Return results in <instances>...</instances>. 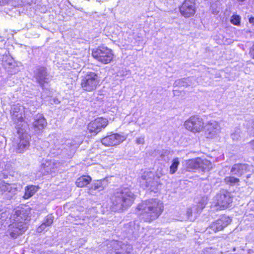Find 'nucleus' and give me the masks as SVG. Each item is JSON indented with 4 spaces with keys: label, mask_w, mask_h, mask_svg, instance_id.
<instances>
[{
    "label": "nucleus",
    "mask_w": 254,
    "mask_h": 254,
    "mask_svg": "<svg viewBox=\"0 0 254 254\" xmlns=\"http://www.w3.org/2000/svg\"><path fill=\"white\" fill-rule=\"evenodd\" d=\"M6 57L7 58V60L8 61V64H12V58L11 57H7V56H6Z\"/></svg>",
    "instance_id": "nucleus-40"
},
{
    "label": "nucleus",
    "mask_w": 254,
    "mask_h": 254,
    "mask_svg": "<svg viewBox=\"0 0 254 254\" xmlns=\"http://www.w3.org/2000/svg\"><path fill=\"white\" fill-rule=\"evenodd\" d=\"M225 182L230 185H235L239 182V179L234 177H227L224 179Z\"/></svg>",
    "instance_id": "nucleus-30"
},
{
    "label": "nucleus",
    "mask_w": 254,
    "mask_h": 254,
    "mask_svg": "<svg viewBox=\"0 0 254 254\" xmlns=\"http://www.w3.org/2000/svg\"><path fill=\"white\" fill-rule=\"evenodd\" d=\"M180 161L178 158H176L173 160L172 163L170 167V173L174 174L177 171Z\"/></svg>",
    "instance_id": "nucleus-29"
},
{
    "label": "nucleus",
    "mask_w": 254,
    "mask_h": 254,
    "mask_svg": "<svg viewBox=\"0 0 254 254\" xmlns=\"http://www.w3.org/2000/svg\"><path fill=\"white\" fill-rule=\"evenodd\" d=\"M249 22L250 23L254 24V17H251L249 19Z\"/></svg>",
    "instance_id": "nucleus-41"
},
{
    "label": "nucleus",
    "mask_w": 254,
    "mask_h": 254,
    "mask_svg": "<svg viewBox=\"0 0 254 254\" xmlns=\"http://www.w3.org/2000/svg\"><path fill=\"white\" fill-rule=\"evenodd\" d=\"M160 185L159 178L158 177L156 176L154 180L152 181L150 186L147 189L151 191H156L158 189V187Z\"/></svg>",
    "instance_id": "nucleus-28"
},
{
    "label": "nucleus",
    "mask_w": 254,
    "mask_h": 254,
    "mask_svg": "<svg viewBox=\"0 0 254 254\" xmlns=\"http://www.w3.org/2000/svg\"><path fill=\"white\" fill-rule=\"evenodd\" d=\"M250 54L252 57L254 59V44L253 45L252 49L250 51Z\"/></svg>",
    "instance_id": "nucleus-38"
},
{
    "label": "nucleus",
    "mask_w": 254,
    "mask_h": 254,
    "mask_svg": "<svg viewBox=\"0 0 254 254\" xmlns=\"http://www.w3.org/2000/svg\"><path fill=\"white\" fill-rule=\"evenodd\" d=\"M252 144H253V148L254 149V140L252 142Z\"/></svg>",
    "instance_id": "nucleus-43"
},
{
    "label": "nucleus",
    "mask_w": 254,
    "mask_h": 254,
    "mask_svg": "<svg viewBox=\"0 0 254 254\" xmlns=\"http://www.w3.org/2000/svg\"><path fill=\"white\" fill-rule=\"evenodd\" d=\"M200 167L202 171H208L212 168L211 163L207 159L200 158Z\"/></svg>",
    "instance_id": "nucleus-27"
},
{
    "label": "nucleus",
    "mask_w": 254,
    "mask_h": 254,
    "mask_svg": "<svg viewBox=\"0 0 254 254\" xmlns=\"http://www.w3.org/2000/svg\"><path fill=\"white\" fill-rule=\"evenodd\" d=\"M59 163L57 161H49L48 160L43 161L41 167L45 170L46 173H49L54 171L55 168H57Z\"/></svg>",
    "instance_id": "nucleus-19"
},
{
    "label": "nucleus",
    "mask_w": 254,
    "mask_h": 254,
    "mask_svg": "<svg viewBox=\"0 0 254 254\" xmlns=\"http://www.w3.org/2000/svg\"><path fill=\"white\" fill-rule=\"evenodd\" d=\"M97 1L100 2L101 0H96Z\"/></svg>",
    "instance_id": "nucleus-44"
},
{
    "label": "nucleus",
    "mask_w": 254,
    "mask_h": 254,
    "mask_svg": "<svg viewBox=\"0 0 254 254\" xmlns=\"http://www.w3.org/2000/svg\"><path fill=\"white\" fill-rule=\"evenodd\" d=\"M231 222V220L229 217L226 216H221L219 219L213 222L207 229V233H216L223 229L228 226Z\"/></svg>",
    "instance_id": "nucleus-9"
},
{
    "label": "nucleus",
    "mask_w": 254,
    "mask_h": 254,
    "mask_svg": "<svg viewBox=\"0 0 254 254\" xmlns=\"http://www.w3.org/2000/svg\"><path fill=\"white\" fill-rule=\"evenodd\" d=\"M34 77L40 86L43 87L44 83L49 81L46 69L44 67H38L34 71Z\"/></svg>",
    "instance_id": "nucleus-16"
},
{
    "label": "nucleus",
    "mask_w": 254,
    "mask_h": 254,
    "mask_svg": "<svg viewBox=\"0 0 254 254\" xmlns=\"http://www.w3.org/2000/svg\"><path fill=\"white\" fill-rule=\"evenodd\" d=\"M8 2V0H0V5H4Z\"/></svg>",
    "instance_id": "nucleus-39"
},
{
    "label": "nucleus",
    "mask_w": 254,
    "mask_h": 254,
    "mask_svg": "<svg viewBox=\"0 0 254 254\" xmlns=\"http://www.w3.org/2000/svg\"><path fill=\"white\" fill-rule=\"evenodd\" d=\"M238 1H244L245 0H238Z\"/></svg>",
    "instance_id": "nucleus-45"
},
{
    "label": "nucleus",
    "mask_w": 254,
    "mask_h": 254,
    "mask_svg": "<svg viewBox=\"0 0 254 254\" xmlns=\"http://www.w3.org/2000/svg\"><path fill=\"white\" fill-rule=\"evenodd\" d=\"M200 158L190 159L187 161V166L189 169H196L200 167Z\"/></svg>",
    "instance_id": "nucleus-26"
},
{
    "label": "nucleus",
    "mask_w": 254,
    "mask_h": 254,
    "mask_svg": "<svg viewBox=\"0 0 254 254\" xmlns=\"http://www.w3.org/2000/svg\"><path fill=\"white\" fill-rule=\"evenodd\" d=\"M127 248L126 250V253L127 254H131L132 252V247L130 245L126 246Z\"/></svg>",
    "instance_id": "nucleus-37"
},
{
    "label": "nucleus",
    "mask_w": 254,
    "mask_h": 254,
    "mask_svg": "<svg viewBox=\"0 0 254 254\" xmlns=\"http://www.w3.org/2000/svg\"><path fill=\"white\" fill-rule=\"evenodd\" d=\"M107 185V182L105 180H100L96 182L90 188L89 192L91 194H93L94 191L100 192L103 190Z\"/></svg>",
    "instance_id": "nucleus-20"
},
{
    "label": "nucleus",
    "mask_w": 254,
    "mask_h": 254,
    "mask_svg": "<svg viewBox=\"0 0 254 254\" xmlns=\"http://www.w3.org/2000/svg\"><path fill=\"white\" fill-rule=\"evenodd\" d=\"M144 136L142 135L140 137H137L135 140V142L137 144H143L144 143Z\"/></svg>",
    "instance_id": "nucleus-35"
},
{
    "label": "nucleus",
    "mask_w": 254,
    "mask_h": 254,
    "mask_svg": "<svg viewBox=\"0 0 254 254\" xmlns=\"http://www.w3.org/2000/svg\"><path fill=\"white\" fill-rule=\"evenodd\" d=\"M47 126V122L45 118L41 115L37 116L34 122L33 126L35 129L42 130Z\"/></svg>",
    "instance_id": "nucleus-21"
},
{
    "label": "nucleus",
    "mask_w": 254,
    "mask_h": 254,
    "mask_svg": "<svg viewBox=\"0 0 254 254\" xmlns=\"http://www.w3.org/2000/svg\"><path fill=\"white\" fill-rule=\"evenodd\" d=\"M231 172L233 174L238 176H241L245 174H247V178H249L250 177L251 174L254 172V168L252 166L246 164H237L233 165Z\"/></svg>",
    "instance_id": "nucleus-13"
},
{
    "label": "nucleus",
    "mask_w": 254,
    "mask_h": 254,
    "mask_svg": "<svg viewBox=\"0 0 254 254\" xmlns=\"http://www.w3.org/2000/svg\"><path fill=\"white\" fill-rule=\"evenodd\" d=\"M126 139L124 136L118 133L113 134L103 138L101 142L105 146H115L120 144Z\"/></svg>",
    "instance_id": "nucleus-15"
},
{
    "label": "nucleus",
    "mask_w": 254,
    "mask_h": 254,
    "mask_svg": "<svg viewBox=\"0 0 254 254\" xmlns=\"http://www.w3.org/2000/svg\"><path fill=\"white\" fill-rule=\"evenodd\" d=\"M29 141L27 139H25L24 138H20V141L18 144L17 148H16V152L18 153H23L29 147Z\"/></svg>",
    "instance_id": "nucleus-24"
},
{
    "label": "nucleus",
    "mask_w": 254,
    "mask_h": 254,
    "mask_svg": "<svg viewBox=\"0 0 254 254\" xmlns=\"http://www.w3.org/2000/svg\"><path fill=\"white\" fill-rule=\"evenodd\" d=\"M54 221V216L51 214L48 215L43 220V223L48 227L51 226Z\"/></svg>",
    "instance_id": "nucleus-32"
},
{
    "label": "nucleus",
    "mask_w": 254,
    "mask_h": 254,
    "mask_svg": "<svg viewBox=\"0 0 254 254\" xmlns=\"http://www.w3.org/2000/svg\"><path fill=\"white\" fill-rule=\"evenodd\" d=\"M155 177L153 172H144L140 180V186L144 189H147L150 186L152 181L154 180Z\"/></svg>",
    "instance_id": "nucleus-18"
},
{
    "label": "nucleus",
    "mask_w": 254,
    "mask_h": 254,
    "mask_svg": "<svg viewBox=\"0 0 254 254\" xmlns=\"http://www.w3.org/2000/svg\"><path fill=\"white\" fill-rule=\"evenodd\" d=\"M13 218L14 222L9 225L7 232L11 237L15 238L27 230V224L25 221L27 218V215L25 210H17L15 212Z\"/></svg>",
    "instance_id": "nucleus-3"
},
{
    "label": "nucleus",
    "mask_w": 254,
    "mask_h": 254,
    "mask_svg": "<svg viewBox=\"0 0 254 254\" xmlns=\"http://www.w3.org/2000/svg\"><path fill=\"white\" fill-rule=\"evenodd\" d=\"M189 80V78H183L177 80L175 81L174 85L175 86L187 87L190 85L188 83Z\"/></svg>",
    "instance_id": "nucleus-31"
},
{
    "label": "nucleus",
    "mask_w": 254,
    "mask_h": 254,
    "mask_svg": "<svg viewBox=\"0 0 254 254\" xmlns=\"http://www.w3.org/2000/svg\"><path fill=\"white\" fill-rule=\"evenodd\" d=\"M137 210L140 219L145 222H150L157 218L161 214L163 205L160 201L152 199L138 205Z\"/></svg>",
    "instance_id": "nucleus-1"
},
{
    "label": "nucleus",
    "mask_w": 254,
    "mask_h": 254,
    "mask_svg": "<svg viewBox=\"0 0 254 254\" xmlns=\"http://www.w3.org/2000/svg\"><path fill=\"white\" fill-rule=\"evenodd\" d=\"M250 124L251 125L248 127V133L251 135H254V121Z\"/></svg>",
    "instance_id": "nucleus-34"
},
{
    "label": "nucleus",
    "mask_w": 254,
    "mask_h": 254,
    "mask_svg": "<svg viewBox=\"0 0 254 254\" xmlns=\"http://www.w3.org/2000/svg\"><path fill=\"white\" fill-rule=\"evenodd\" d=\"M38 187L35 186H28L25 188V193L23 198L25 199H28L32 197L34 194L37 191Z\"/></svg>",
    "instance_id": "nucleus-23"
},
{
    "label": "nucleus",
    "mask_w": 254,
    "mask_h": 254,
    "mask_svg": "<svg viewBox=\"0 0 254 254\" xmlns=\"http://www.w3.org/2000/svg\"><path fill=\"white\" fill-rule=\"evenodd\" d=\"M47 226L43 222V223L37 228V232H42Z\"/></svg>",
    "instance_id": "nucleus-36"
},
{
    "label": "nucleus",
    "mask_w": 254,
    "mask_h": 254,
    "mask_svg": "<svg viewBox=\"0 0 254 254\" xmlns=\"http://www.w3.org/2000/svg\"><path fill=\"white\" fill-rule=\"evenodd\" d=\"M207 198L202 197L197 205H193L187 209V214L188 219L190 221L193 220L194 218L197 216L207 204Z\"/></svg>",
    "instance_id": "nucleus-11"
},
{
    "label": "nucleus",
    "mask_w": 254,
    "mask_h": 254,
    "mask_svg": "<svg viewBox=\"0 0 254 254\" xmlns=\"http://www.w3.org/2000/svg\"><path fill=\"white\" fill-rule=\"evenodd\" d=\"M108 124V121L107 119L97 118L88 124L87 129L89 132L96 135L103 128H105Z\"/></svg>",
    "instance_id": "nucleus-8"
},
{
    "label": "nucleus",
    "mask_w": 254,
    "mask_h": 254,
    "mask_svg": "<svg viewBox=\"0 0 254 254\" xmlns=\"http://www.w3.org/2000/svg\"><path fill=\"white\" fill-rule=\"evenodd\" d=\"M221 129L220 125L217 122L213 120L210 121L206 126L205 135L207 138H214L220 133Z\"/></svg>",
    "instance_id": "nucleus-14"
},
{
    "label": "nucleus",
    "mask_w": 254,
    "mask_h": 254,
    "mask_svg": "<svg viewBox=\"0 0 254 254\" xmlns=\"http://www.w3.org/2000/svg\"><path fill=\"white\" fill-rule=\"evenodd\" d=\"M135 195L128 188H123L117 190L111 197L112 209L113 211L123 210L131 206L134 202Z\"/></svg>",
    "instance_id": "nucleus-2"
},
{
    "label": "nucleus",
    "mask_w": 254,
    "mask_h": 254,
    "mask_svg": "<svg viewBox=\"0 0 254 254\" xmlns=\"http://www.w3.org/2000/svg\"><path fill=\"white\" fill-rule=\"evenodd\" d=\"M24 107L19 104L14 105L11 110V116L13 121L15 123L22 122L23 121V115L24 113Z\"/></svg>",
    "instance_id": "nucleus-17"
},
{
    "label": "nucleus",
    "mask_w": 254,
    "mask_h": 254,
    "mask_svg": "<svg viewBox=\"0 0 254 254\" xmlns=\"http://www.w3.org/2000/svg\"><path fill=\"white\" fill-rule=\"evenodd\" d=\"M92 56L97 61L104 64L110 63L114 57L112 50L106 47H99L93 50Z\"/></svg>",
    "instance_id": "nucleus-5"
},
{
    "label": "nucleus",
    "mask_w": 254,
    "mask_h": 254,
    "mask_svg": "<svg viewBox=\"0 0 254 254\" xmlns=\"http://www.w3.org/2000/svg\"><path fill=\"white\" fill-rule=\"evenodd\" d=\"M91 178L89 176H83L78 178L76 181V185L78 187L82 188L89 184Z\"/></svg>",
    "instance_id": "nucleus-25"
},
{
    "label": "nucleus",
    "mask_w": 254,
    "mask_h": 254,
    "mask_svg": "<svg viewBox=\"0 0 254 254\" xmlns=\"http://www.w3.org/2000/svg\"><path fill=\"white\" fill-rule=\"evenodd\" d=\"M186 128L193 133L200 132L204 127L202 118L197 116H192L184 123Z\"/></svg>",
    "instance_id": "nucleus-6"
},
{
    "label": "nucleus",
    "mask_w": 254,
    "mask_h": 254,
    "mask_svg": "<svg viewBox=\"0 0 254 254\" xmlns=\"http://www.w3.org/2000/svg\"><path fill=\"white\" fill-rule=\"evenodd\" d=\"M180 11L185 17L192 16L196 11L195 0H185L180 7Z\"/></svg>",
    "instance_id": "nucleus-12"
},
{
    "label": "nucleus",
    "mask_w": 254,
    "mask_h": 254,
    "mask_svg": "<svg viewBox=\"0 0 254 254\" xmlns=\"http://www.w3.org/2000/svg\"><path fill=\"white\" fill-rule=\"evenodd\" d=\"M216 200V205L220 209H225L228 207L229 205L232 202V197L231 194L224 190H223L217 194L215 196Z\"/></svg>",
    "instance_id": "nucleus-10"
},
{
    "label": "nucleus",
    "mask_w": 254,
    "mask_h": 254,
    "mask_svg": "<svg viewBox=\"0 0 254 254\" xmlns=\"http://www.w3.org/2000/svg\"><path fill=\"white\" fill-rule=\"evenodd\" d=\"M245 133L243 132L239 128H236L231 134V138L234 142L240 141L245 139Z\"/></svg>",
    "instance_id": "nucleus-22"
},
{
    "label": "nucleus",
    "mask_w": 254,
    "mask_h": 254,
    "mask_svg": "<svg viewBox=\"0 0 254 254\" xmlns=\"http://www.w3.org/2000/svg\"><path fill=\"white\" fill-rule=\"evenodd\" d=\"M241 17L238 15H233L231 18V22L235 25H239L240 24Z\"/></svg>",
    "instance_id": "nucleus-33"
},
{
    "label": "nucleus",
    "mask_w": 254,
    "mask_h": 254,
    "mask_svg": "<svg viewBox=\"0 0 254 254\" xmlns=\"http://www.w3.org/2000/svg\"><path fill=\"white\" fill-rule=\"evenodd\" d=\"M17 191L15 184H9L4 181L0 182V196L7 199H11Z\"/></svg>",
    "instance_id": "nucleus-7"
},
{
    "label": "nucleus",
    "mask_w": 254,
    "mask_h": 254,
    "mask_svg": "<svg viewBox=\"0 0 254 254\" xmlns=\"http://www.w3.org/2000/svg\"><path fill=\"white\" fill-rule=\"evenodd\" d=\"M81 85L83 90L92 91L95 90L99 83L98 76L94 72L86 73L81 77Z\"/></svg>",
    "instance_id": "nucleus-4"
},
{
    "label": "nucleus",
    "mask_w": 254,
    "mask_h": 254,
    "mask_svg": "<svg viewBox=\"0 0 254 254\" xmlns=\"http://www.w3.org/2000/svg\"><path fill=\"white\" fill-rule=\"evenodd\" d=\"M116 254H123V253L120 252H116Z\"/></svg>",
    "instance_id": "nucleus-42"
}]
</instances>
